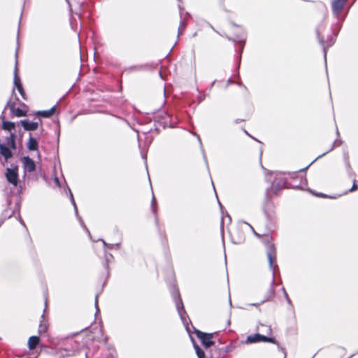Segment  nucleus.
<instances>
[{
    "instance_id": "nucleus-1",
    "label": "nucleus",
    "mask_w": 358,
    "mask_h": 358,
    "mask_svg": "<svg viewBox=\"0 0 358 358\" xmlns=\"http://www.w3.org/2000/svg\"><path fill=\"white\" fill-rule=\"evenodd\" d=\"M265 245L266 247V255L268 257L269 267L273 271L272 273V280L271 283L270 288L264 298V299L261 302V303H264L265 301H268L272 299L275 294V269L278 266L275 264L276 261V250L274 246V244L271 243L269 240H266L265 241Z\"/></svg>"
},
{
    "instance_id": "nucleus-2",
    "label": "nucleus",
    "mask_w": 358,
    "mask_h": 358,
    "mask_svg": "<svg viewBox=\"0 0 358 358\" xmlns=\"http://www.w3.org/2000/svg\"><path fill=\"white\" fill-rule=\"evenodd\" d=\"M172 297L175 301L177 311L178 313V315H180V317L184 326L185 327L186 331L188 332L189 334H190L191 331L189 323H190L191 321L185 310L183 303L181 299L178 289H176L174 292H173Z\"/></svg>"
},
{
    "instance_id": "nucleus-3",
    "label": "nucleus",
    "mask_w": 358,
    "mask_h": 358,
    "mask_svg": "<svg viewBox=\"0 0 358 358\" xmlns=\"http://www.w3.org/2000/svg\"><path fill=\"white\" fill-rule=\"evenodd\" d=\"M82 345L76 340L67 338L61 343V346L58 348V351L63 357L73 356L80 350Z\"/></svg>"
},
{
    "instance_id": "nucleus-4",
    "label": "nucleus",
    "mask_w": 358,
    "mask_h": 358,
    "mask_svg": "<svg viewBox=\"0 0 358 358\" xmlns=\"http://www.w3.org/2000/svg\"><path fill=\"white\" fill-rule=\"evenodd\" d=\"M259 342H268V343L276 344L278 348L280 350L284 351V349L280 345V344L278 343V341L274 338L267 337L265 335H262L259 334H255L252 335L248 336L246 340L243 343L245 344H251V343H259Z\"/></svg>"
},
{
    "instance_id": "nucleus-5",
    "label": "nucleus",
    "mask_w": 358,
    "mask_h": 358,
    "mask_svg": "<svg viewBox=\"0 0 358 358\" xmlns=\"http://www.w3.org/2000/svg\"><path fill=\"white\" fill-rule=\"evenodd\" d=\"M324 28V25L323 24H320L316 29V33L320 43L323 46L324 59H326L327 49L333 45L336 40V34H335L334 36H329L327 38V41H324L323 37L321 35V31L323 30Z\"/></svg>"
},
{
    "instance_id": "nucleus-6",
    "label": "nucleus",
    "mask_w": 358,
    "mask_h": 358,
    "mask_svg": "<svg viewBox=\"0 0 358 358\" xmlns=\"http://www.w3.org/2000/svg\"><path fill=\"white\" fill-rule=\"evenodd\" d=\"M192 328L196 336L201 340L202 345L206 348H208L214 344V342L212 341L213 334L203 333L195 329L194 327H192Z\"/></svg>"
},
{
    "instance_id": "nucleus-7",
    "label": "nucleus",
    "mask_w": 358,
    "mask_h": 358,
    "mask_svg": "<svg viewBox=\"0 0 358 358\" xmlns=\"http://www.w3.org/2000/svg\"><path fill=\"white\" fill-rule=\"evenodd\" d=\"M280 173H276L275 180L271 185V189L275 194L283 189L288 187L286 178L280 176Z\"/></svg>"
},
{
    "instance_id": "nucleus-8",
    "label": "nucleus",
    "mask_w": 358,
    "mask_h": 358,
    "mask_svg": "<svg viewBox=\"0 0 358 358\" xmlns=\"http://www.w3.org/2000/svg\"><path fill=\"white\" fill-rule=\"evenodd\" d=\"M6 177L8 182L14 186H17L18 182L17 168H8L6 172Z\"/></svg>"
},
{
    "instance_id": "nucleus-9",
    "label": "nucleus",
    "mask_w": 358,
    "mask_h": 358,
    "mask_svg": "<svg viewBox=\"0 0 358 358\" xmlns=\"http://www.w3.org/2000/svg\"><path fill=\"white\" fill-rule=\"evenodd\" d=\"M346 3L340 0H334L331 2V9L334 16L339 20L340 14Z\"/></svg>"
},
{
    "instance_id": "nucleus-10",
    "label": "nucleus",
    "mask_w": 358,
    "mask_h": 358,
    "mask_svg": "<svg viewBox=\"0 0 358 358\" xmlns=\"http://www.w3.org/2000/svg\"><path fill=\"white\" fill-rule=\"evenodd\" d=\"M24 130L26 131H35L38 129L39 124H42L41 120L38 122H31L29 120H22L19 122Z\"/></svg>"
},
{
    "instance_id": "nucleus-11",
    "label": "nucleus",
    "mask_w": 358,
    "mask_h": 358,
    "mask_svg": "<svg viewBox=\"0 0 358 358\" xmlns=\"http://www.w3.org/2000/svg\"><path fill=\"white\" fill-rule=\"evenodd\" d=\"M159 121L163 124L164 127H173L176 124V122L173 120V117L166 112H164V114L159 117Z\"/></svg>"
},
{
    "instance_id": "nucleus-12",
    "label": "nucleus",
    "mask_w": 358,
    "mask_h": 358,
    "mask_svg": "<svg viewBox=\"0 0 358 358\" xmlns=\"http://www.w3.org/2000/svg\"><path fill=\"white\" fill-rule=\"evenodd\" d=\"M15 102L12 101L11 100H9L6 106V108L8 107L10 108L11 113L13 115H14L16 117H24L27 115L26 112L22 110V109L19 108H15Z\"/></svg>"
},
{
    "instance_id": "nucleus-13",
    "label": "nucleus",
    "mask_w": 358,
    "mask_h": 358,
    "mask_svg": "<svg viewBox=\"0 0 358 358\" xmlns=\"http://www.w3.org/2000/svg\"><path fill=\"white\" fill-rule=\"evenodd\" d=\"M22 162L23 164V168L25 171L27 172H33L36 169V164L33 159H31L29 157H24L22 159Z\"/></svg>"
},
{
    "instance_id": "nucleus-14",
    "label": "nucleus",
    "mask_w": 358,
    "mask_h": 358,
    "mask_svg": "<svg viewBox=\"0 0 358 358\" xmlns=\"http://www.w3.org/2000/svg\"><path fill=\"white\" fill-rule=\"evenodd\" d=\"M227 38L229 41H233L236 43H239L241 45V52H242L243 46H244V43L246 40V34L243 30L241 29V31L240 32V34L236 35V36L234 38H230V37L227 36Z\"/></svg>"
},
{
    "instance_id": "nucleus-15",
    "label": "nucleus",
    "mask_w": 358,
    "mask_h": 358,
    "mask_svg": "<svg viewBox=\"0 0 358 358\" xmlns=\"http://www.w3.org/2000/svg\"><path fill=\"white\" fill-rule=\"evenodd\" d=\"M27 148L29 151H38V143L36 138L33 137L31 134H29L27 143Z\"/></svg>"
},
{
    "instance_id": "nucleus-16",
    "label": "nucleus",
    "mask_w": 358,
    "mask_h": 358,
    "mask_svg": "<svg viewBox=\"0 0 358 358\" xmlns=\"http://www.w3.org/2000/svg\"><path fill=\"white\" fill-rule=\"evenodd\" d=\"M69 190V196H70V200H71V203L73 204V208H74V210H75V213H76V217H78V219L79 220V222L81 224V225L86 229V231L89 233V231L88 229L86 228L85 225L83 223V221L82 220V218L79 216L78 215V208H77V206H76V203L75 202V200L73 199V194L71 191V189L69 188L68 189Z\"/></svg>"
},
{
    "instance_id": "nucleus-17",
    "label": "nucleus",
    "mask_w": 358,
    "mask_h": 358,
    "mask_svg": "<svg viewBox=\"0 0 358 358\" xmlns=\"http://www.w3.org/2000/svg\"><path fill=\"white\" fill-rule=\"evenodd\" d=\"M69 190V196H70V200H71V203L73 204V208H74V210H75V213H76V217H78V219L79 220V222L81 224V225L86 229V231L89 233V231L88 229L86 228L85 225L83 223V221L82 220V218L79 216L78 215V208H77V206H76V203L75 202V200L73 199V194L71 191V189L69 188L68 189Z\"/></svg>"
},
{
    "instance_id": "nucleus-18",
    "label": "nucleus",
    "mask_w": 358,
    "mask_h": 358,
    "mask_svg": "<svg viewBox=\"0 0 358 358\" xmlns=\"http://www.w3.org/2000/svg\"><path fill=\"white\" fill-rule=\"evenodd\" d=\"M55 109L56 106H55L47 110H39L36 113V115L43 117H50L55 113Z\"/></svg>"
},
{
    "instance_id": "nucleus-19",
    "label": "nucleus",
    "mask_w": 358,
    "mask_h": 358,
    "mask_svg": "<svg viewBox=\"0 0 358 358\" xmlns=\"http://www.w3.org/2000/svg\"><path fill=\"white\" fill-rule=\"evenodd\" d=\"M1 128L3 130L10 131V134L13 133V131H14L15 129V123L3 120L2 122Z\"/></svg>"
},
{
    "instance_id": "nucleus-20",
    "label": "nucleus",
    "mask_w": 358,
    "mask_h": 358,
    "mask_svg": "<svg viewBox=\"0 0 358 358\" xmlns=\"http://www.w3.org/2000/svg\"><path fill=\"white\" fill-rule=\"evenodd\" d=\"M40 341V338L38 336H32L29 338L28 341V347L30 350H34L36 348L37 345Z\"/></svg>"
},
{
    "instance_id": "nucleus-21",
    "label": "nucleus",
    "mask_w": 358,
    "mask_h": 358,
    "mask_svg": "<svg viewBox=\"0 0 358 358\" xmlns=\"http://www.w3.org/2000/svg\"><path fill=\"white\" fill-rule=\"evenodd\" d=\"M257 330L268 335H271L272 334L271 327L270 325L264 324L262 323L259 324V325L257 327Z\"/></svg>"
},
{
    "instance_id": "nucleus-22",
    "label": "nucleus",
    "mask_w": 358,
    "mask_h": 358,
    "mask_svg": "<svg viewBox=\"0 0 358 358\" xmlns=\"http://www.w3.org/2000/svg\"><path fill=\"white\" fill-rule=\"evenodd\" d=\"M191 339L193 342L194 348L198 358H206L205 353L202 349H201L200 347L194 343V339L192 337Z\"/></svg>"
},
{
    "instance_id": "nucleus-23",
    "label": "nucleus",
    "mask_w": 358,
    "mask_h": 358,
    "mask_svg": "<svg viewBox=\"0 0 358 358\" xmlns=\"http://www.w3.org/2000/svg\"><path fill=\"white\" fill-rule=\"evenodd\" d=\"M343 143V141L341 140V139H338L337 138L334 143H333V145L331 146V148L325 152H324L323 154L320 155V156L317 157V159H319L323 156H324L326 154L329 153V152H331V150H334V148L335 147H338L340 145H341V144Z\"/></svg>"
},
{
    "instance_id": "nucleus-24",
    "label": "nucleus",
    "mask_w": 358,
    "mask_h": 358,
    "mask_svg": "<svg viewBox=\"0 0 358 358\" xmlns=\"http://www.w3.org/2000/svg\"><path fill=\"white\" fill-rule=\"evenodd\" d=\"M14 85L17 87V86H22L21 80L20 77L17 75V63L15 64V71H14Z\"/></svg>"
},
{
    "instance_id": "nucleus-25",
    "label": "nucleus",
    "mask_w": 358,
    "mask_h": 358,
    "mask_svg": "<svg viewBox=\"0 0 358 358\" xmlns=\"http://www.w3.org/2000/svg\"><path fill=\"white\" fill-rule=\"evenodd\" d=\"M103 244V245L107 248L108 249H113V248H115V249H120V243H115V244H108L104 240H101Z\"/></svg>"
},
{
    "instance_id": "nucleus-26",
    "label": "nucleus",
    "mask_w": 358,
    "mask_h": 358,
    "mask_svg": "<svg viewBox=\"0 0 358 358\" xmlns=\"http://www.w3.org/2000/svg\"><path fill=\"white\" fill-rule=\"evenodd\" d=\"M17 90H18L19 93L20 94V95L22 96V97L24 99H27L26 98V94H25V92L23 89V87L22 85V86H17V87H16Z\"/></svg>"
},
{
    "instance_id": "nucleus-27",
    "label": "nucleus",
    "mask_w": 358,
    "mask_h": 358,
    "mask_svg": "<svg viewBox=\"0 0 358 358\" xmlns=\"http://www.w3.org/2000/svg\"><path fill=\"white\" fill-rule=\"evenodd\" d=\"M344 160H345V164L347 169H350V168H351L350 163L348 155L347 153H345V155H344Z\"/></svg>"
},
{
    "instance_id": "nucleus-28",
    "label": "nucleus",
    "mask_w": 358,
    "mask_h": 358,
    "mask_svg": "<svg viewBox=\"0 0 358 358\" xmlns=\"http://www.w3.org/2000/svg\"><path fill=\"white\" fill-rule=\"evenodd\" d=\"M186 27L185 23L183 21H181L178 27V35L181 34L185 30Z\"/></svg>"
},
{
    "instance_id": "nucleus-29",
    "label": "nucleus",
    "mask_w": 358,
    "mask_h": 358,
    "mask_svg": "<svg viewBox=\"0 0 358 358\" xmlns=\"http://www.w3.org/2000/svg\"><path fill=\"white\" fill-rule=\"evenodd\" d=\"M282 290L283 292V294H284V296H285V298L286 299V301H287V303L289 304V305H292V301L285 290V289L284 287L282 288Z\"/></svg>"
},
{
    "instance_id": "nucleus-30",
    "label": "nucleus",
    "mask_w": 358,
    "mask_h": 358,
    "mask_svg": "<svg viewBox=\"0 0 358 358\" xmlns=\"http://www.w3.org/2000/svg\"><path fill=\"white\" fill-rule=\"evenodd\" d=\"M152 212L156 215V199L154 196H152Z\"/></svg>"
},
{
    "instance_id": "nucleus-31",
    "label": "nucleus",
    "mask_w": 358,
    "mask_h": 358,
    "mask_svg": "<svg viewBox=\"0 0 358 358\" xmlns=\"http://www.w3.org/2000/svg\"><path fill=\"white\" fill-rule=\"evenodd\" d=\"M38 331H39L40 333L45 332L46 331V326H45V324H41L40 326H39V330Z\"/></svg>"
},
{
    "instance_id": "nucleus-32",
    "label": "nucleus",
    "mask_w": 358,
    "mask_h": 358,
    "mask_svg": "<svg viewBox=\"0 0 358 358\" xmlns=\"http://www.w3.org/2000/svg\"><path fill=\"white\" fill-rule=\"evenodd\" d=\"M291 178H296L298 177V172L288 173Z\"/></svg>"
},
{
    "instance_id": "nucleus-33",
    "label": "nucleus",
    "mask_w": 358,
    "mask_h": 358,
    "mask_svg": "<svg viewBox=\"0 0 358 358\" xmlns=\"http://www.w3.org/2000/svg\"><path fill=\"white\" fill-rule=\"evenodd\" d=\"M95 306H96V315L99 312V309L98 307V296L97 295L96 296V299H95Z\"/></svg>"
},
{
    "instance_id": "nucleus-34",
    "label": "nucleus",
    "mask_w": 358,
    "mask_h": 358,
    "mask_svg": "<svg viewBox=\"0 0 358 358\" xmlns=\"http://www.w3.org/2000/svg\"><path fill=\"white\" fill-rule=\"evenodd\" d=\"M54 182L55 183V185L60 187L61 185H60V182H59V178L57 177H55V179H54Z\"/></svg>"
},
{
    "instance_id": "nucleus-35",
    "label": "nucleus",
    "mask_w": 358,
    "mask_h": 358,
    "mask_svg": "<svg viewBox=\"0 0 358 358\" xmlns=\"http://www.w3.org/2000/svg\"><path fill=\"white\" fill-rule=\"evenodd\" d=\"M357 188H358V186L354 182L353 185L350 189L349 192H353V191L356 190Z\"/></svg>"
},
{
    "instance_id": "nucleus-36",
    "label": "nucleus",
    "mask_w": 358,
    "mask_h": 358,
    "mask_svg": "<svg viewBox=\"0 0 358 358\" xmlns=\"http://www.w3.org/2000/svg\"><path fill=\"white\" fill-rule=\"evenodd\" d=\"M108 257H110V258H113V255H110V254H108H108H106V264H107V265H108V261H109V258H108Z\"/></svg>"
},
{
    "instance_id": "nucleus-37",
    "label": "nucleus",
    "mask_w": 358,
    "mask_h": 358,
    "mask_svg": "<svg viewBox=\"0 0 358 358\" xmlns=\"http://www.w3.org/2000/svg\"><path fill=\"white\" fill-rule=\"evenodd\" d=\"M6 212H7V210H6V211L3 213V215H4L5 217H10L12 216V213H10V214H9V215H7ZM5 219H6V218H4V220H5Z\"/></svg>"
},
{
    "instance_id": "nucleus-38",
    "label": "nucleus",
    "mask_w": 358,
    "mask_h": 358,
    "mask_svg": "<svg viewBox=\"0 0 358 358\" xmlns=\"http://www.w3.org/2000/svg\"><path fill=\"white\" fill-rule=\"evenodd\" d=\"M19 221L24 227H25V224L24 221L21 219V217L19 218Z\"/></svg>"
},
{
    "instance_id": "nucleus-39",
    "label": "nucleus",
    "mask_w": 358,
    "mask_h": 358,
    "mask_svg": "<svg viewBox=\"0 0 358 358\" xmlns=\"http://www.w3.org/2000/svg\"><path fill=\"white\" fill-rule=\"evenodd\" d=\"M319 196H321V197H327V195L322 194V193H320L319 194H317Z\"/></svg>"
},
{
    "instance_id": "nucleus-40",
    "label": "nucleus",
    "mask_w": 358,
    "mask_h": 358,
    "mask_svg": "<svg viewBox=\"0 0 358 358\" xmlns=\"http://www.w3.org/2000/svg\"><path fill=\"white\" fill-rule=\"evenodd\" d=\"M244 132H245L248 136H250V137L252 138V136H251L248 133V131H245H245H244ZM252 138H253V139H255V141H257V140L256 138H255L254 137H252Z\"/></svg>"
},
{
    "instance_id": "nucleus-41",
    "label": "nucleus",
    "mask_w": 358,
    "mask_h": 358,
    "mask_svg": "<svg viewBox=\"0 0 358 358\" xmlns=\"http://www.w3.org/2000/svg\"><path fill=\"white\" fill-rule=\"evenodd\" d=\"M66 1H67V3H68V4H69V6L70 8H71V2H70V1H69V0H66Z\"/></svg>"
},
{
    "instance_id": "nucleus-42",
    "label": "nucleus",
    "mask_w": 358,
    "mask_h": 358,
    "mask_svg": "<svg viewBox=\"0 0 358 358\" xmlns=\"http://www.w3.org/2000/svg\"><path fill=\"white\" fill-rule=\"evenodd\" d=\"M259 304H260V303H252V304H251V305H252V306H254L257 307V306H259Z\"/></svg>"
},
{
    "instance_id": "nucleus-43",
    "label": "nucleus",
    "mask_w": 358,
    "mask_h": 358,
    "mask_svg": "<svg viewBox=\"0 0 358 358\" xmlns=\"http://www.w3.org/2000/svg\"><path fill=\"white\" fill-rule=\"evenodd\" d=\"M250 228H251L252 230H254L251 226H250ZM254 231V233H255V235H256V236H259V234H257L255 231Z\"/></svg>"
},
{
    "instance_id": "nucleus-44",
    "label": "nucleus",
    "mask_w": 358,
    "mask_h": 358,
    "mask_svg": "<svg viewBox=\"0 0 358 358\" xmlns=\"http://www.w3.org/2000/svg\"><path fill=\"white\" fill-rule=\"evenodd\" d=\"M3 221H4V220H0V227H1V224L3 223Z\"/></svg>"
},
{
    "instance_id": "nucleus-45",
    "label": "nucleus",
    "mask_w": 358,
    "mask_h": 358,
    "mask_svg": "<svg viewBox=\"0 0 358 358\" xmlns=\"http://www.w3.org/2000/svg\"><path fill=\"white\" fill-rule=\"evenodd\" d=\"M308 166L306 167L305 169H303L300 170V171H306V169H308Z\"/></svg>"
},
{
    "instance_id": "nucleus-46",
    "label": "nucleus",
    "mask_w": 358,
    "mask_h": 358,
    "mask_svg": "<svg viewBox=\"0 0 358 358\" xmlns=\"http://www.w3.org/2000/svg\"><path fill=\"white\" fill-rule=\"evenodd\" d=\"M336 134H337V136H338V137L340 134H339V131H338V129H336Z\"/></svg>"
},
{
    "instance_id": "nucleus-47",
    "label": "nucleus",
    "mask_w": 358,
    "mask_h": 358,
    "mask_svg": "<svg viewBox=\"0 0 358 358\" xmlns=\"http://www.w3.org/2000/svg\"><path fill=\"white\" fill-rule=\"evenodd\" d=\"M7 203L8 206L10 205V201L9 199L7 200Z\"/></svg>"
},
{
    "instance_id": "nucleus-48",
    "label": "nucleus",
    "mask_w": 358,
    "mask_h": 358,
    "mask_svg": "<svg viewBox=\"0 0 358 358\" xmlns=\"http://www.w3.org/2000/svg\"><path fill=\"white\" fill-rule=\"evenodd\" d=\"M215 81H213V83L211 84V87L214 85Z\"/></svg>"
},
{
    "instance_id": "nucleus-49",
    "label": "nucleus",
    "mask_w": 358,
    "mask_h": 358,
    "mask_svg": "<svg viewBox=\"0 0 358 358\" xmlns=\"http://www.w3.org/2000/svg\"><path fill=\"white\" fill-rule=\"evenodd\" d=\"M165 94H166V90L164 89V94L165 95Z\"/></svg>"
},
{
    "instance_id": "nucleus-50",
    "label": "nucleus",
    "mask_w": 358,
    "mask_h": 358,
    "mask_svg": "<svg viewBox=\"0 0 358 358\" xmlns=\"http://www.w3.org/2000/svg\"><path fill=\"white\" fill-rule=\"evenodd\" d=\"M15 100L16 101H19L18 98L17 96H15Z\"/></svg>"
},
{
    "instance_id": "nucleus-51",
    "label": "nucleus",
    "mask_w": 358,
    "mask_h": 358,
    "mask_svg": "<svg viewBox=\"0 0 358 358\" xmlns=\"http://www.w3.org/2000/svg\"><path fill=\"white\" fill-rule=\"evenodd\" d=\"M165 103H166V100L164 99L163 101V104H165Z\"/></svg>"
},
{
    "instance_id": "nucleus-52",
    "label": "nucleus",
    "mask_w": 358,
    "mask_h": 358,
    "mask_svg": "<svg viewBox=\"0 0 358 358\" xmlns=\"http://www.w3.org/2000/svg\"><path fill=\"white\" fill-rule=\"evenodd\" d=\"M198 139L199 141V142L201 143V138L198 136Z\"/></svg>"
},
{
    "instance_id": "nucleus-53",
    "label": "nucleus",
    "mask_w": 358,
    "mask_h": 358,
    "mask_svg": "<svg viewBox=\"0 0 358 358\" xmlns=\"http://www.w3.org/2000/svg\"><path fill=\"white\" fill-rule=\"evenodd\" d=\"M159 75H160V76L162 78V73H161V72H159Z\"/></svg>"
},
{
    "instance_id": "nucleus-54",
    "label": "nucleus",
    "mask_w": 358,
    "mask_h": 358,
    "mask_svg": "<svg viewBox=\"0 0 358 358\" xmlns=\"http://www.w3.org/2000/svg\"><path fill=\"white\" fill-rule=\"evenodd\" d=\"M268 193V189H266V194Z\"/></svg>"
},
{
    "instance_id": "nucleus-55",
    "label": "nucleus",
    "mask_w": 358,
    "mask_h": 358,
    "mask_svg": "<svg viewBox=\"0 0 358 358\" xmlns=\"http://www.w3.org/2000/svg\"><path fill=\"white\" fill-rule=\"evenodd\" d=\"M312 358H313V357H312Z\"/></svg>"
}]
</instances>
